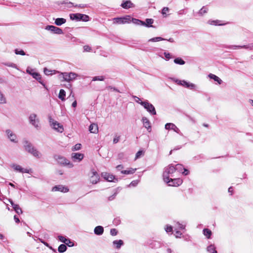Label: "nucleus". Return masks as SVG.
<instances>
[{
    "mask_svg": "<svg viewBox=\"0 0 253 253\" xmlns=\"http://www.w3.org/2000/svg\"><path fill=\"white\" fill-rule=\"evenodd\" d=\"M24 148L26 151L32 155L34 157L40 159L42 155L30 142L25 141Z\"/></svg>",
    "mask_w": 253,
    "mask_h": 253,
    "instance_id": "nucleus-1",
    "label": "nucleus"
},
{
    "mask_svg": "<svg viewBox=\"0 0 253 253\" xmlns=\"http://www.w3.org/2000/svg\"><path fill=\"white\" fill-rule=\"evenodd\" d=\"M79 75L74 72H64L61 73L58 76L59 79H62L61 81L71 82L76 80Z\"/></svg>",
    "mask_w": 253,
    "mask_h": 253,
    "instance_id": "nucleus-2",
    "label": "nucleus"
},
{
    "mask_svg": "<svg viewBox=\"0 0 253 253\" xmlns=\"http://www.w3.org/2000/svg\"><path fill=\"white\" fill-rule=\"evenodd\" d=\"M54 159L57 162L61 165L67 166L69 168H72L74 167L73 164L64 157L56 155L54 156Z\"/></svg>",
    "mask_w": 253,
    "mask_h": 253,
    "instance_id": "nucleus-3",
    "label": "nucleus"
},
{
    "mask_svg": "<svg viewBox=\"0 0 253 253\" xmlns=\"http://www.w3.org/2000/svg\"><path fill=\"white\" fill-rule=\"evenodd\" d=\"M175 171V169L174 166L172 165H169L165 167L163 174V180H168L169 179V175L173 173Z\"/></svg>",
    "mask_w": 253,
    "mask_h": 253,
    "instance_id": "nucleus-4",
    "label": "nucleus"
},
{
    "mask_svg": "<svg viewBox=\"0 0 253 253\" xmlns=\"http://www.w3.org/2000/svg\"><path fill=\"white\" fill-rule=\"evenodd\" d=\"M29 121L35 128L38 129L40 127V120L36 114L31 113L29 117Z\"/></svg>",
    "mask_w": 253,
    "mask_h": 253,
    "instance_id": "nucleus-5",
    "label": "nucleus"
},
{
    "mask_svg": "<svg viewBox=\"0 0 253 253\" xmlns=\"http://www.w3.org/2000/svg\"><path fill=\"white\" fill-rule=\"evenodd\" d=\"M70 17L71 19L76 21L82 20L83 21L87 22L89 20V17L88 15L81 13L71 14Z\"/></svg>",
    "mask_w": 253,
    "mask_h": 253,
    "instance_id": "nucleus-6",
    "label": "nucleus"
},
{
    "mask_svg": "<svg viewBox=\"0 0 253 253\" xmlns=\"http://www.w3.org/2000/svg\"><path fill=\"white\" fill-rule=\"evenodd\" d=\"M49 121L50 126L55 130L60 133L64 131L63 126L61 124L59 123L58 122L51 118H49Z\"/></svg>",
    "mask_w": 253,
    "mask_h": 253,
    "instance_id": "nucleus-7",
    "label": "nucleus"
},
{
    "mask_svg": "<svg viewBox=\"0 0 253 253\" xmlns=\"http://www.w3.org/2000/svg\"><path fill=\"white\" fill-rule=\"evenodd\" d=\"M173 81L178 85H182L188 88L193 89H195L196 85L193 83L187 82L185 80H179L178 79H173Z\"/></svg>",
    "mask_w": 253,
    "mask_h": 253,
    "instance_id": "nucleus-8",
    "label": "nucleus"
},
{
    "mask_svg": "<svg viewBox=\"0 0 253 253\" xmlns=\"http://www.w3.org/2000/svg\"><path fill=\"white\" fill-rule=\"evenodd\" d=\"M113 21L114 24H124L129 23L131 21V17L129 15H126L123 17L114 18Z\"/></svg>",
    "mask_w": 253,
    "mask_h": 253,
    "instance_id": "nucleus-9",
    "label": "nucleus"
},
{
    "mask_svg": "<svg viewBox=\"0 0 253 253\" xmlns=\"http://www.w3.org/2000/svg\"><path fill=\"white\" fill-rule=\"evenodd\" d=\"M169 186H179L182 183V180L180 178H171L169 177L168 180H164Z\"/></svg>",
    "mask_w": 253,
    "mask_h": 253,
    "instance_id": "nucleus-10",
    "label": "nucleus"
},
{
    "mask_svg": "<svg viewBox=\"0 0 253 253\" xmlns=\"http://www.w3.org/2000/svg\"><path fill=\"white\" fill-rule=\"evenodd\" d=\"M10 166L15 171L22 173H30L32 172L31 169H24L21 166L15 164H12Z\"/></svg>",
    "mask_w": 253,
    "mask_h": 253,
    "instance_id": "nucleus-11",
    "label": "nucleus"
},
{
    "mask_svg": "<svg viewBox=\"0 0 253 253\" xmlns=\"http://www.w3.org/2000/svg\"><path fill=\"white\" fill-rule=\"evenodd\" d=\"M140 104L144 107V108L147 110L148 112L153 115H156V112L154 106L149 103L148 101H144V102H141Z\"/></svg>",
    "mask_w": 253,
    "mask_h": 253,
    "instance_id": "nucleus-12",
    "label": "nucleus"
},
{
    "mask_svg": "<svg viewBox=\"0 0 253 253\" xmlns=\"http://www.w3.org/2000/svg\"><path fill=\"white\" fill-rule=\"evenodd\" d=\"M100 178L97 172L92 170L89 174V181L93 184H95L99 181Z\"/></svg>",
    "mask_w": 253,
    "mask_h": 253,
    "instance_id": "nucleus-13",
    "label": "nucleus"
},
{
    "mask_svg": "<svg viewBox=\"0 0 253 253\" xmlns=\"http://www.w3.org/2000/svg\"><path fill=\"white\" fill-rule=\"evenodd\" d=\"M101 176L106 180L109 182H116L118 181V178H116L115 176L110 173L104 172H102Z\"/></svg>",
    "mask_w": 253,
    "mask_h": 253,
    "instance_id": "nucleus-14",
    "label": "nucleus"
},
{
    "mask_svg": "<svg viewBox=\"0 0 253 253\" xmlns=\"http://www.w3.org/2000/svg\"><path fill=\"white\" fill-rule=\"evenodd\" d=\"M45 29L55 34L62 35L63 34L61 29L53 25H47L45 27Z\"/></svg>",
    "mask_w": 253,
    "mask_h": 253,
    "instance_id": "nucleus-15",
    "label": "nucleus"
},
{
    "mask_svg": "<svg viewBox=\"0 0 253 253\" xmlns=\"http://www.w3.org/2000/svg\"><path fill=\"white\" fill-rule=\"evenodd\" d=\"M6 134L7 138L10 141L14 143H17L18 142V140L16 135L11 130L7 129L5 131Z\"/></svg>",
    "mask_w": 253,
    "mask_h": 253,
    "instance_id": "nucleus-16",
    "label": "nucleus"
},
{
    "mask_svg": "<svg viewBox=\"0 0 253 253\" xmlns=\"http://www.w3.org/2000/svg\"><path fill=\"white\" fill-rule=\"evenodd\" d=\"M84 158V155L80 153H72L71 158L74 162H80Z\"/></svg>",
    "mask_w": 253,
    "mask_h": 253,
    "instance_id": "nucleus-17",
    "label": "nucleus"
},
{
    "mask_svg": "<svg viewBox=\"0 0 253 253\" xmlns=\"http://www.w3.org/2000/svg\"><path fill=\"white\" fill-rule=\"evenodd\" d=\"M26 72L31 75L34 79L40 82V80H41V75L38 72H35L34 69L28 67L26 69Z\"/></svg>",
    "mask_w": 253,
    "mask_h": 253,
    "instance_id": "nucleus-18",
    "label": "nucleus"
},
{
    "mask_svg": "<svg viewBox=\"0 0 253 253\" xmlns=\"http://www.w3.org/2000/svg\"><path fill=\"white\" fill-rule=\"evenodd\" d=\"M52 191H60L63 193H67L69 191V189L67 187L62 185H59L54 186L52 189Z\"/></svg>",
    "mask_w": 253,
    "mask_h": 253,
    "instance_id": "nucleus-19",
    "label": "nucleus"
},
{
    "mask_svg": "<svg viewBox=\"0 0 253 253\" xmlns=\"http://www.w3.org/2000/svg\"><path fill=\"white\" fill-rule=\"evenodd\" d=\"M165 127L166 129H172L177 133H178L179 131V128L172 123L166 124Z\"/></svg>",
    "mask_w": 253,
    "mask_h": 253,
    "instance_id": "nucleus-20",
    "label": "nucleus"
},
{
    "mask_svg": "<svg viewBox=\"0 0 253 253\" xmlns=\"http://www.w3.org/2000/svg\"><path fill=\"white\" fill-rule=\"evenodd\" d=\"M142 122L143 123L144 126L147 128L148 131H151V126L150 125V122L148 120V119L146 117H143L142 118Z\"/></svg>",
    "mask_w": 253,
    "mask_h": 253,
    "instance_id": "nucleus-21",
    "label": "nucleus"
},
{
    "mask_svg": "<svg viewBox=\"0 0 253 253\" xmlns=\"http://www.w3.org/2000/svg\"><path fill=\"white\" fill-rule=\"evenodd\" d=\"M9 202L17 213H18V214H20L23 213L22 210L19 207V205L14 204L12 201L11 200H9Z\"/></svg>",
    "mask_w": 253,
    "mask_h": 253,
    "instance_id": "nucleus-22",
    "label": "nucleus"
},
{
    "mask_svg": "<svg viewBox=\"0 0 253 253\" xmlns=\"http://www.w3.org/2000/svg\"><path fill=\"white\" fill-rule=\"evenodd\" d=\"M121 6L124 8H125V9H128V8H131V7H133L134 6V5L133 4V3H132L131 1L130 0H127V1H124L123 2L122 4H121Z\"/></svg>",
    "mask_w": 253,
    "mask_h": 253,
    "instance_id": "nucleus-23",
    "label": "nucleus"
},
{
    "mask_svg": "<svg viewBox=\"0 0 253 253\" xmlns=\"http://www.w3.org/2000/svg\"><path fill=\"white\" fill-rule=\"evenodd\" d=\"M229 48H230V49H236L237 48H249L250 49H253V44H251V45H244L243 46L233 45H231Z\"/></svg>",
    "mask_w": 253,
    "mask_h": 253,
    "instance_id": "nucleus-24",
    "label": "nucleus"
},
{
    "mask_svg": "<svg viewBox=\"0 0 253 253\" xmlns=\"http://www.w3.org/2000/svg\"><path fill=\"white\" fill-rule=\"evenodd\" d=\"M89 131L93 133H97L98 131V126L95 124H91L89 126Z\"/></svg>",
    "mask_w": 253,
    "mask_h": 253,
    "instance_id": "nucleus-25",
    "label": "nucleus"
},
{
    "mask_svg": "<svg viewBox=\"0 0 253 253\" xmlns=\"http://www.w3.org/2000/svg\"><path fill=\"white\" fill-rule=\"evenodd\" d=\"M208 76L210 79H212L214 81L217 82V83L219 84H221V83L222 82V80L218 77L216 76V75L212 74H210Z\"/></svg>",
    "mask_w": 253,
    "mask_h": 253,
    "instance_id": "nucleus-26",
    "label": "nucleus"
},
{
    "mask_svg": "<svg viewBox=\"0 0 253 253\" xmlns=\"http://www.w3.org/2000/svg\"><path fill=\"white\" fill-rule=\"evenodd\" d=\"M104 229L101 226H96L94 230V233L98 235H102L103 233Z\"/></svg>",
    "mask_w": 253,
    "mask_h": 253,
    "instance_id": "nucleus-27",
    "label": "nucleus"
},
{
    "mask_svg": "<svg viewBox=\"0 0 253 253\" xmlns=\"http://www.w3.org/2000/svg\"><path fill=\"white\" fill-rule=\"evenodd\" d=\"M66 20L63 18H58L55 20V24L57 26H61V25L65 23Z\"/></svg>",
    "mask_w": 253,
    "mask_h": 253,
    "instance_id": "nucleus-28",
    "label": "nucleus"
},
{
    "mask_svg": "<svg viewBox=\"0 0 253 253\" xmlns=\"http://www.w3.org/2000/svg\"><path fill=\"white\" fill-rule=\"evenodd\" d=\"M136 170V169L129 168L127 170H124L121 171V173L124 174H131L134 173Z\"/></svg>",
    "mask_w": 253,
    "mask_h": 253,
    "instance_id": "nucleus-29",
    "label": "nucleus"
},
{
    "mask_svg": "<svg viewBox=\"0 0 253 253\" xmlns=\"http://www.w3.org/2000/svg\"><path fill=\"white\" fill-rule=\"evenodd\" d=\"M44 73L47 76L52 75L57 73L58 72L56 70H51L46 68H45L43 70Z\"/></svg>",
    "mask_w": 253,
    "mask_h": 253,
    "instance_id": "nucleus-30",
    "label": "nucleus"
},
{
    "mask_svg": "<svg viewBox=\"0 0 253 253\" xmlns=\"http://www.w3.org/2000/svg\"><path fill=\"white\" fill-rule=\"evenodd\" d=\"M113 244L116 245V247L117 249H120L121 247L123 245L124 242L122 240L114 241Z\"/></svg>",
    "mask_w": 253,
    "mask_h": 253,
    "instance_id": "nucleus-31",
    "label": "nucleus"
},
{
    "mask_svg": "<svg viewBox=\"0 0 253 253\" xmlns=\"http://www.w3.org/2000/svg\"><path fill=\"white\" fill-rule=\"evenodd\" d=\"M7 102L6 98L5 95L0 91V104H4Z\"/></svg>",
    "mask_w": 253,
    "mask_h": 253,
    "instance_id": "nucleus-32",
    "label": "nucleus"
},
{
    "mask_svg": "<svg viewBox=\"0 0 253 253\" xmlns=\"http://www.w3.org/2000/svg\"><path fill=\"white\" fill-rule=\"evenodd\" d=\"M207 250L210 253H217V252L215 250V247L213 245L209 246L207 248Z\"/></svg>",
    "mask_w": 253,
    "mask_h": 253,
    "instance_id": "nucleus-33",
    "label": "nucleus"
},
{
    "mask_svg": "<svg viewBox=\"0 0 253 253\" xmlns=\"http://www.w3.org/2000/svg\"><path fill=\"white\" fill-rule=\"evenodd\" d=\"M208 23L211 25H223L224 24L220 23L219 20H209Z\"/></svg>",
    "mask_w": 253,
    "mask_h": 253,
    "instance_id": "nucleus-34",
    "label": "nucleus"
},
{
    "mask_svg": "<svg viewBox=\"0 0 253 253\" xmlns=\"http://www.w3.org/2000/svg\"><path fill=\"white\" fill-rule=\"evenodd\" d=\"M208 7L204 6L199 10L198 14L200 16H203L205 14L208 12Z\"/></svg>",
    "mask_w": 253,
    "mask_h": 253,
    "instance_id": "nucleus-35",
    "label": "nucleus"
},
{
    "mask_svg": "<svg viewBox=\"0 0 253 253\" xmlns=\"http://www.w3.org/2000/svg\"><path fill=\"white\" fill-rule=\"evenodd\" d=\"M66 96V92L64 89H60L59 91V93L58 95V97L60 98L61 100L64 101L65 100V97Z\"/></svg>",
    "mask_w": 253,
    "mask_h": 253,
    "instance_id": "nucleus-36",
    "label": "nucleus"
},
{
    "mask_svg": "<svg viewBox=\"0 0 253 253\" xmlns=\"http://www.w3.org/2000/svg\"><path fill=\"white\" fill-rule=\"evenodd\" d=\"M203 234L208 239H210L211 235V231L209 229H204L203 230Z\"/></svg>",
    "mask_w": 253,
    "mask_h": 253,
    "instance_id": "nucleus-37",
    "label": "nucleus"
},
{
    "mask_svg": "<svg viewBox=\"0 0 253 253\" xmlns=\"http://www.w3.org/2000/svg\"><path fill=\"white\" fill-rule=\"evenodd\" d=\"M165 40V39L162 38V37H155L153 38L148 40L149 42H157Z\"/></svg>",
    "mask_w": 253,
    "mask_h": 253,
    "instance_id": "nucleus-38",
    "label": "nucleus"
},
{
    "mask_svg": "<svg viewBox=\"0 0 253 253\" xmlns=\"http://www.w3.org/2000/svg\"><path fill=\"white\" fill-rule=\"evenodd\" d=\"M67 250L66 246L64 244H61L60 245L58 249V251L60 253H64Z\"/></svg>",
    "mask_w": 253,
    "mask_h": 253,
    "instance_id": "nucleus-39",
    "label": "nucleus"
},
{
    "mask_svg": "<svg viewBox=\"0 0 253 253\" xmlns=\"http://www.w3.org/2000/svg\"><path fill=\"white\" fill-rule=\"evenodd\" d=\"M174 62L175 64H179V65H184L185 64V61L182 59L181 58H176L174 60Z\"/></svg>",
    "mask_w": 253,
    "mask_h": 253,
    "instance_id": "nucleus-40",
    "label": "nucleus"
},
{
    "mask_svg": "<svg viewBox=\"0 0 253 253\" xmlns=\"http://www.w3.org/2000/svg\"><path fill=\"white\" fill-rule=\"evenodd\" d=\"M132 21L133 23L136 24V25H144L145 22L143 21H142L140 20L135 19V18H132Z\"/></svg>",
    "mask_w": 253,
    "mask_h": 253,
    "instance_id": "nucleus-41",
    "label": "nucleus"
},
{
    "mask_svg": "<svg viewBox=\"0 0 253 253\" xmlns=\"http://www.w3.org/2000/svg\"><path fill=\"white\" fill-rule=\"evenodd\" d=\"M153 23V20L152 19H146V22L144 26L147 27H153L152 24Z\"/></svg>",
    "mask_w": 253,
    "mask_h": 253,
    "instance_id": "nucleus-42",
    "label": "nucleus"
},
{
    "mask_svg": "<svg viewBox=\"0 0 253 253\" xmlns=\"http://www.w3.org/2000/svg\"><path fill=\"white\" fill-rule=\"evenodd\" d=\"M14 52L17 55H25L26 54L24 50L22 49H15L14 50Z\"/></svg>",
    "mask_w": 253,
    "mask_h": 253,
    "instance_id": "nucleus-43",
    "label": "nucleus"
},
{
    "mask_svg": "<svg viewBox=\"0 0 253 253\" xmlns=\"http://www.w3.org/2000/svg\"><path fill=\"white\" fill-rule=\"evenodd\" d=\"M104 79H105V78L103 76H95L92 78V81H103L104 80Z\"/></svg>",
    "mask_w": 253,
    "mask_h": 253,
    "instance_id": "nucleus-44",
    "label": "nucleus"
},
{
    "mask_svg": "<svg viewBox=\"0 0 253 253\" xmlns=\"http://www.w3.org/2000/svg\"><path fill=\"white\" fill-rule=\"evenodd\" d=\"M144 152L143 151H142V150L138 151L135 155V160H136V159L139 158L140 157L144 155Z\"/></svg>",
    "mask_w": 253,
    "mask_h": 253,
    "instance_id": "nucleus-45",
    "label": "nucleus"
},
{
    "mask_svg": "<svg viewBox=\"0 0 253 253\" xmlns=\"http://www.w3.org/2000/svg\"><path fill=\"white\" fill-rule=\"evenodd\" d=\"M81 146H82L81 144H80V143L76 144L75 145H74L72 148V151L79 150L81 149Z\"/></svg>",
    "mask_w": 253,
    "mask_h": 253,
    "instance_id": "nucleus-46",
    "label": "nucleus"
},
{
    "mask_svg": "<svg viewBox=\"0 0 253 253\" xmlns=\"http://www.w3.org/2000/svg\"><path fill=\"white\" fill-rule=\"evenodd\" d=\"M66 245L70 247L74 246V244L73 242L71 241L69 239H67L66 242L64 243Z\"/></svg>",
    "mask_w": 253,
    "mask_h": 253,
    "instance_id": "nucleus-47",
    "label": "nucleus"
},
{
    "mask_svg": "<svg viewBox=\"0 0 253 253\" xmlns=\"http://www.w3.org/2000/svg\"><path fill=\"white\" fill-rule=\"evenodd\" d=\"M185 228V225L177 222L176 223V226L175 229H184Z\"/></svg>",
    "mask_w": 253,
    "mask_h": 253,
    "instance_id": "nucleus-48",
    "label": "nucleus"
},
{
    "mask_svg": "<svg viewBox=\"0 0 253 253\" xmlns=\"http://www.w3.org/2000/svg\"><path fill=\"white\" fill-rule=\"evenodd\" d=\"M175 169V171L176 170H178V171H181L182 169H183V166L182 165H180V164H177L176 165L175 167H174Z\"/></svg>",
    "mask_w": 253,
    "mask_h": 253,
    "instance_id": "nucleus-49",
    "label": "nucleus"
},
{
    "mask_svg": "<svg viewBox=\"0 0 253 253\" xmlns=\"http://www.w3.org/2000/svg\"><path fill=\"white\" fill-rule=\"evenodd\" d=\"M84 51L85 52H90L91 50V48L88 45H84Z\"/></svg>",
    "mask_w": 253,
    "mask_h": 253,
    "instance_id": "nucleus-50",
    "label": "nucleus"
},
{
    "mask_svg": "<svg viewBox=\"0 0 253 253\" xmlns=\"http://www.w3.org/2000/svg\"><path fill=\"white\" fill-rule=\"evenodd\" d=\"M167 232H171L172 230V227L171 226L167 225L165 228Z\"/></svg>",
    "mask_w": 253,
    "mask_h": 253,
    "instance_id": "nucleus-51",
    "label": "nucleus"
},
{
    "mask_svg": "<svg viewBox=\"0 0 253 253\" xmlns=\"http://www.w3.org/2000/svg\"><path fill=\"white\" fill-rule=\"evenodd\" d=\"M58 239L62 242L65 243L67 240V238L66 237L62 236H58Z\"/></svg>",
    "mask_w": 253,
    "mask_h": 253,
    "instance_id": "nucleus-52",
    "label": "nucleus"
},
{
    "mask_svg": "<svg viewBox=\"0 0 253 253\" xmlns=\"http://www.w3.org/2000/svg\"><path fill=\"white\" fill-rule=\"evenodd\" d=\"M5 65H6L7 66H8V67L13 68H16V67H17L16 65L13 63H6V64H5Z\"/></svg>",
    "mask_w": 253,
    "mask_h": 253,
    "instance_id": "nucleus-53",
    "label": "nucleus"
},
{
    "mask_svg": "<svg viewBox=\"0 0 253 253\" xmlns=\"http://www.w3.org/2000/svg\"><path fill=\"white\" fill-rule=\"evenodd\" d=\"M169 11L168 7H165L162 9V13L163 15L166 14Z\"/></svg>",
    "mask_w": 253,
    "mask_h": 253,
    "instance_id": "nucleus-54",
    "label": "nucleus"
},
{
    "mask_svg": "<svg viewBox=\"0 0 253 253\" xmlns=\"http://www.w3.org/2000/svg\"><path fill=\"white\" fill-rule=\"evenodd\" d=\"M138 183V180H134L132 181L129 184V186H136Z\"/></svg>",
    "mask_w": 253,
    "mask_h": 253,
    "instance_id": "nucleus-55",
    "label": "nucleus"
},
{
    "mask_svg": "<svg viewBox=\"0 0 253 253\" xmlns=\"http://www.w3.org/2000/svg\"><path fill=\"white\" fill-rule=\"evenodd\" d=\"M110 233L112 236H115L117 234V231L116 229H112L110 230Z\"/></svg>",
    "mask_w": 253,
    "mask_h": 253,
    "instance_id": "nucleus-56",
    "label": "nucleus"
},
{
    "mask_svg": "<svg viewBox=\"0 0 253 253\" xmlns=\"http://www.w3.org/2000/svg\"><path fill=\"white\" fill-rule=\"evenodd\" d=\"M119 140H120V137L116 136L113 139V143H117L119 142Z\"/></svg>",
    "mask_w": 253,
    "mask_h": 253,
    "instance_id": "nucleus-57",
    "label": "nucleus"
},
{
    "mask_svg": "<svg viewBox=\"0 0 253 253\" xmlns=\"http://www.w3.org/2000/svg\"><path fill=\"white\" fill-rule=\"evenodd\" d=\"M124 169V166L122 165H118L116 167V169L118 170H120L121 171L122 170H123V169Z\"/></svg>",
    "mask_w": 253,
    "mask_h": 253,
    "instance_id": "nucleus-58",
    "label": "nucleus"
},
{
    "mask_svg": "<svg viewBox=\"0 0 253 253\" xmlns=\"http://www.w3.org/2000/svg\"><path fill=\"white\" fill-rule=\"evenodd\" d=\"M181 235L182 234L180 231H176L175 234V236L176 238H180Z\"/></svg>",
    "mask_w": 253,
    "mask_h": 253,
    "instance_id": "nucleus-59",
    "label": "nucleus"
},
{
    "mask_svg": "<svg viewBox=\"0 0 253 253\" xmlns=\"http://www.w3.org/2000/svg\"><path fill=\"white\" fill-rule=\"evenodd\" d=\"M164 55H165V57L168 59H169L170 58H171V55L169 53H167V52H165L164 53Z\"/></svg>",
    "mask_w": 253,
    "mask_h": 253,
    "instance_id": "nucleus-60",
    "label": "nucleus"
},
{
    "mask_svg": "<svg viewBox=\"0 0 253 253\" xmlns=\"http://www.w3.org/2000/svg\"><path fill=\"white\" fill-rule=\"evenodd\" d=\"M116 196V193L114 194L113 195H112L111 196L108 197V200L109 201H112V200H114Z\"/></svg>",
    "mask_w": 253,
    "mask_h": 253,
    "instance_id": "nucleus-61",
    "label": "nucleus"
},
{
    "mask_svg": "<svg viewBox=\"0 0 253 253\" xmlns=\"http://www.w3.org/2000/svg\"><path fill=\"white\" fill-rule=\"evenodd\" d=\"M135 101L140 104L141 102H144V101H142L139 97L136 96H135Z\"/></svg>",
    "mask_w": 253,
    "mask_h": 253,
    "instance_id": "nucleus-62",
    "label": "nucleus"
},
{
    "mask_svg": "<svg viewBox=\"0 0 253 253\" xmlns=\"http://www.w3.org/2000/svg\"><path fill=\"white\" fill-rule=\"evenodd\" d=\"M183 170L184 171L182 172V174H184V175H187L189 173V171H188V169L184 168Z\"/></svg>",
    "mask_w": 253,
    "mask_h": 253,
    "instance_id": "nucleus-63",
    "label": "nucleus"
},
{
    "mask_svg": "<svg viewBox=\"0 0 253 253\" xmlns=\"http://www.w3.org/2000/svg\"><path fill=\"white\" fill-rule=\"evenodd\" d=\"M14 219L16 223H19L20 222L19 219L16 215L14 216Z\"/></svg>",
    "mask_w": 253,
    "mask_h": 253,
    "instance_id": "nucleus-64",
    "label": "nucleus"
}]
</instances>
